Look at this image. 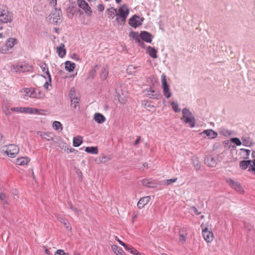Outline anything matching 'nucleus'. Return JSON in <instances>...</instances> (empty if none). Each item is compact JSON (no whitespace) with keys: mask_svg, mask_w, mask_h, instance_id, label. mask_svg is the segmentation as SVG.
<instances>
[{"mask_svg":"<svg viewBox=\"0 0 255 255\" xmlns=\"http://www.w3.org/2000/svg\"><path fill=\"white\" fill-rule=\"evenodd\" d=\"M146 53H148L149 55L153 58H156L157 57V51L155 49V48L150 46L147 47Z\"/></svg>","mask_w":255,"mask_h":255,"instance_id":"17","label":"nucleus"},{"mask_svg":"<svg viewBox=\"0 0 255 255\" xmlns=\"http://www.w3.org/2000/svg\"><path fill=\"white\" fill-rule=\"evenodd\" d=\"M161 79L164 95L166 98H169L171 97V94L169 91V86L167 83L166 76L164 74H162Z\"/></svg>","mask_w":255,"mask_h":255,"instance_id":"5","label":"nucleus"},{"mask_svg":"<svg viewBox=\"0 0 255 255\" xmlns=\"http://www.w3.org/2000/svg\"><path fill=\"white\" fill-rule=\"evenodd\" d=\"M77 4L79 7L84 10L86 14L88 15H91L92 11L88 3L85 0H78Z\"/></svg>","mask_w":255,"mask_h":255,"instance_id":"7","label":"nucleus"},{"mask_svg":"<svg viewBox=\"0 0 255 255\" xmlns=\"http://www.w3.org/2000/svg\"><path fill=\"white\" fill-rule=\"evenodd\" d=\"M65 65L66 70L69 72L73 71L75 68V64L70 61H66Z\"/></svg>","mask_w":255,"mask_h":255,"instance_id":"24","label":"nucleus"},{"mask_svg":"<svg viewBox=\"0 0 255 255\" xmlns=\"http://www.w3.org/2000/svg\"><path fill=\"white\" fill-rule=\"evenodd\" d=\"M252 160H243L240 161L239 165L240 167L243 170L246 169L248 167H249L252 165Z\"/></svg>","mask_w":255,"mask_h":255,"instance_id":"20","label":"nucleus"},{"mask_svg":"<svg viewBox=\"0 0 255 255\" xmlns=\"http://www.w3.org/2000/svg\"><path fill=\"white\" fill-rule=\"evenodd\" d=\"M82 137L81 136H77L74 137L73 141V145L74 147L79 146L82 143Z\"/></svg>","mask_w":255,"mask_h":255,"instance_id":"30","label":"nucleus"},{"mask_svg":"<svg viewBox=\"0 0 255 255\" xmlns=\"http://www.w3.org/2000/svg\"><path fill=\"white\" fill-rule=\"evenodd\" d=\"M201 134H205L210 138H214L216 137L218 135L217 132L211 129L205 130L202 132H201Z\"/></svg>","mask_w":255,"mask_h":255,"instance_id":"19","label":"nucleus"},{"mask_svg":"<svg viewBox=\"0 0 255 255\" xmlns=\"http://www.w3.org/2000/svg\"><path fill=\"white\" fill-rule=\"evenodd\" d=\"M187 234H180L179 238V242L184 243L186 242Z\"/></svg>","mask_w":255,"mask_h":255,"instance_id":"47","label":"nucleus"},{"mask_svg":"<svg viewBox=\"0 0 255 255\" xmlns=\"http://www.w3.org/2000/svg\"><path fill=\"white\" fill-rule=\"evenodd\" d=\"M0 199L2 201L3 204H8V198L6 195L1 192H0Z\"/></svg>","mask_w":255,"mask_h":255,"instance_id":"37","label":"nucleus"},{"mask_svg":"<svg viewBox=\"0 0 255 255\" xmlns=\"http://www.w3.org/2000/svg\"><path fill=\"white\" fill-rule=\"evenodd\" d=\"M177 180V178H173L172 179H167L166 180H164V183L166 185H169L172 183L175 182Z\"/></svg>","mask_w":255,"mask_h":255,"instance_id":"48","label":"nucleus"},{"mask_svg":"<svg viewBox=\"0 0 255 255\" xmlns=\"http://www.w3.org/2000/svg\"><path fill=\"white\" fill-rule=\"evenodd\" d=\"M50 84H51V83H50V82L49 81V80H48L47 81H46L45 83V84L44 85V88H45L46 89H47L48 88V85H50Z\"/></svg>","mask_w":255,"mask_h":255,"instance_id":"62","label":"nucleus"},{"mask_svg":"<svg viewBox=\"0 0 255 255\" xmlns=\"http://www.w3.org/2000/svg\"><path fill=\"white\" fill-rule=\"evenodd\" d=\"M97 67V65H96L90 72V76H92V78H94L96 73V68Z\"/></svg>","mask_w":255,"mask_h":255,"instance_id":"55","label":"nucleus"},{"mask_svg":"<svg viewBox=\"0 0 255 255\" xmlns=\"http://www.w3.org/2000/svg\"><path fill=\"white\" fill-rule=\"evenodd\" d=\"M29 96L32 98H37L36 95L34 91H33L32 92L30 91V93Z\"/></svg>","mask_w":255,"mask_h":255,"instance_id":"58","label":"nucleus"},{"mask_svg":"<svg viewBox=\"0 0 255 255\" xmlns=\"http://www.w3.org/2000/svg\"><path fill=\"white\" fill-rule=\"evenodd\" d=\"M171 106H172L175 112L178 113L180 112L181 109L178 108V105L177 103L172 102L171 103Z\"/></svg>","mask_w":255,"mask_h":255,"instance_id":"44","label":"nucleus"},{"mask_svg":"<svg viewBox=\"0 0 255 255\" xmlns=\"http://www.w3.org/2000/svg\"><path fill=\"white\" fill-rule=\"evenodd\" d=\"M182 114L183 116L181 119L182 122L186 124H188V126L191 128L195 127L196 120L189 110L184 108L182 110Z\"/></svg>","mask_w":255,"mask_h":255,"instance_id":"2","label":"nucleus"},{"mask_svg":"<svg viewBox=\"0 0 255 255\" xmlns=\"http://www.w3.org/2000/svg\"><path fill=\"white\" fill-rule=\"evenodd\" d=\"M109 74V68L108 66H103L100 72V78L102 80H105L106 79L108 75Z\"/></svg>","mask_w":255,"mask_h":255,"instance_id":"16","label":"nucleus"},{"mask_svg":"<svg viewBox=\"0 0 255 255\" xmlns=\"http://www.w3.org/2000/svg\"><path fill=\"white\" fill-rule=\"evenodd\" d=\"M205 163L210 167H215L217 164V158L209 155L205 158Z\"/></svg>","mask_w":255,"mask_h":255,"instance_id":"11","label":"nucleus"},{"mask_svg":"<svg viewBox=\"0 0 255 255\" xmlns=\"http://www.w3.org/2000/svg\"><path fill=\"white\" fill-rule=\"evenodd\" d=\"M57 52L60 57L63 58L66 54V49L63 43H61L59 47H57Z\"/></svg>","mask_w":255,"mask_h":255,"instance_id":"22","label":"nucleus"},{"mask_svg":"<svg viewBox=\"0 0 255 255\" xmlns=\"http://www.w3.org/2000/svg\"><path fill=\"white\" fill-rule=\"evenodd\" d=\"M79 101V99H78V97L71 99V107H73L74 109H76L77 107L78 106Z\"/></svg>","mask_w":255,"mask_h":255,"instance_id":"38","label":"nucleus"},{"mask_svg":"<svg viewBox=\"0 0 255 255\" xmlns=\"http://www.w3.org/2000/svg\"><path fill=\"white\" fill-rule=\"evenodd\" d=\"M191 160L195 169L197 170H199L201 168V164L199 158L197 157H193Z\"/></svg>","mask_w":255,"mask_h":255,"instance_id":"31","label":"nucleus"},{"mask_svg":"<svg viewBox=\"0 0 255 255\" xmlns=\"http://www.w3.org/2000/svg\"><path fill=\"white\" fill-rule=\"evenodd\" d=\"M116 240L119 242V243L122 246H123L124 247H125V246H126V245L125 243H124L123 241H122L121 240H120L117 237H116Z\"/></svg>","mask_w":255,"mask_h":255,"instance_id":"57","label":"nucleus"},{"mask_svg":"<svg viewBox=\"0 0 255 255\" xmlns=\"http://www.w3.org/2000/svg\"><path fill=\"white\" fill-rule=\"evenodd\" d=\"M94 119L99 124L103 123L106 121L105 117L100 113H96L94 115Z\"/></svg>","mask_w":255,"mask_h":255,"instance_id":"23","label":"nucleus"},{"mask_svg":"<svg viewBox=\"0 0 255 255\" xmlns=\"http://www.w3.org/2000/svg\"><path fill=\"white\" fill-rule=\"evenodd\" d=\"M251 153V150L247 149H240V154L242 155V158L244 159H248Z\"/></svg>","mask_w":255,"mask_h":255,"instance_id":"29","label":"nucleus"},{"mask_svg":"<svg viewBox=\"0 0 255 255\" xmlns=\"http://www.w3.org/2000/svg\"><path fill=\"white\" fill-rule=\"evenodd\" d=\"M150 196H145L139 199L137 206L139 209H142L145 205H147L150 200Z\"/></svg>","mask_w":255,"mask_h":255,"instance_id":"13","label":"nucleus"},{"mask_svg":"<svg viewBox=\"0 0 255 255\" xmlns=\"http://www.w3.org/2000/svg\"><path fill=\"white\" fill-rule=\"evenodd\" d=\"M243 144L245 146H251L253 144V140L248 136H243L241 137Z\"/></svg>","mask_w":255,"mask_h":255,"instance_id":"18","label":"nucleus"},{"mask_svg":"<svg viewBox=\"0 0 255 255\" xmlns=\"http://www.w3.org/2000/svg\"><path fill=\"white\" fill-rule=\"evenodd\" d=\"M202 236L205 240L208 243L211 242L213 239V234L212 232L209 231L207 228L203 229Z\"/></svg>","mask_w":255,"mask_h":255,"instance_id":"10","label":"nucleus"},{"mask_svg":"<svg viewBox=\"0 0 255 255\" xmlns=\"http://www.w3.org/2000/svg\"><path fill=\"white\" fill-rule=\"evenodd\" d=\"M252 163L253 164L251 165L249 167V171L254 172L255 173V159L252 160Z\"/></svg>","mask_w":255,"mask_h":255,"instance_id":"53","label":"nucleus"},{"mask_svg":"<svg viewBox=\"0 0 255 255\" xmlns=\"http://www.w3.org/2000/svg\"><path fill=\"white\" fill-rule=\"evenodd\" d=\"M30 161V159L26 157H21L17 159L16 164L20 165L27 164Z\"/></svg>","mask_w":255,"mask_h":255,"instance_id":"27","label":"nucleus"},{"mask_svg":"<svg viewBox=\"0 0 255 255\" xmlns=\"http://www.w3.org/2000/svg\"><path fill=\"white\" fill-rule=\"evenodd\" d=\"M61 222L64 225L65 227L67 229L69 228V227L68 226V222L66 220L63 219L61 221Z\"/></svg>","mask_w":255,"mask_h":255,"instance_id":"56","label":"nucleus"},{"mask_svg":"<svg viewBox=\"0 0 255 255\" xmlns=\"http://www.w3.org/2000/svg\"><path fill=\"white\" fill-rule=\"evenodd\" d=\"M28 70H29L27 66L24 64L17 65L16 67V71H18L19 72H24Z\"/></svg>","mask_w":255,"mask_h":255,"instance_id":"36","label":"nucleus"},{"mask_svg":"<svg viewBox=\"0 0 255 255\" xmlns=\"http://www.w3.org/2000/svg\"><path fill=\"white\" fill-rule=\"evenodd\" d=\"M112 159L111 155H102L101 157H99V160L101 163H105L110 161Z\"/></svg>","mask_w":255,"mask_h":255,"instance_id":"35","label":"nucleus"},{"mask_svg":"<svg viewBox=\"0 0 255 255\" xmlns=\"http://www.w3.org/2000/svg\"><path fill=\"white\" fill-rule=\"evenodd\" d=\"M53 128L55 130H58L59 129H62V125L59 122L54 121L53 123Z\"/></svg>","mask_w":255,"mask_h":255,"instance_id":"41","label":"nucleus"},{"mask_svg":"<svg viewBox=\"0 0 255 255\" xmlns=\"http://www.w3.org/2000/svg\"><path fill=\"white\" fill-rule=\"evenodd\" d=\"M38 65L41 68V70L43 72H45V73L46 75L47 76L48 78H49V81L50 82V83H51V75L50 74V73L48 70V68L47 65V64L43 62H41Z\"/></svg>","mask_w":255,"mask_h":255,"instance_id":"14","label":"nucleus"},{"mask_svg":"<svg viewBox=\"0 0 255 255\" xmlns=\"http://www.w3.org/2000/svg\"><path fill=\"white\" fill-rule=\"evenodd\" d=\"M13 19V14L0 7V21L1 23L10 22Z\"/></svg>","mask_w":255,"mask_h":255,"instance_id":"4","label":"nucleus"},{"mask_svg":"<svg viewBox=\"0 0 255 255\" xmlns=\"http://www.w3.org/2000/svg\"><path fill=\"white\" fill-rule=\"evenodd\" d=\"M192 209L194 211V213L196 214V215H199L201 214V212H198L197 209L195 207L193 206L192 207Z\"/></svg>","mask_w":255,"mask_h":255,"instance_id":"60","label":"nucleus"},{"mask_svg":"<svg viewBox=\"0 0 255 255\" xmlns=\"http://www.w3.org/2000/svg\"><path fill=\"white\" fill-rule=\"evenodd\" d=\"M55 12L53 14L54 15L53 21L54 23H57L59 22L61 17L62 16V13L60 8L57 9L55 8Z\"/></svg>","mask_w":255,"mask_h":255,"instance_id":"15","label":"nucleus"},{"mask_svg":"<svg viewBox=\"0 0 255 255\" xmlns=\"http://www.w3.org/2000/svg\"><path fill=\"white\" fill-rule=\"evenodd\" d=\"M10 49L8 48L7 46L5 44L3 45L0 49V51L1 53H6Z\"/></svg>","mask_w":255,"mask_h":255,"instance_id":"49","label":"nucleus"},{"mask_svg":"<svg viewBox=\"0 0 255 255\" xmlns=\"http://www.w3.org/2000/svg\"><path fill=\"white\" fill-rule=\"evenodd\" d=\"M136 43H137L138 45L140 46L141 48H145V45L144 43L143 42V40H141V38H137L136 39V41H135Z\"/></svg>","mask_w":255,"mask_h":255,"instance_id":"51","label":"nucleus"},{"mask_svg":"<svg viewBox=\"0 0 255 255\" xmlns=\"http://www.w3.org/2000/svg\"><path fill=\"white\" fill-rule=\"evenodd\" d=\"M143 185L149 188H154L156 186L157 183L152 181H149L147 179H144L141 181Z\"/></svg>","mask_w":255,"mask_h":255,"instance_id":"26","label":"nucleus"},{"mask_svg":"<svg viewBox=\"0 0 255 255\" xmlns=\"http://www.w3.org/2000/svg\"><path fill=\"white\" fill-rule=\"evenodd\" d=\"M98 9L100 11H103L104 10V6L102 4L98 5Z\"/></svg>","mask_w":255,"mask_h":255,"instance_id":"59","label":"nucleus"},{"mask_svg":"<svg viewBox=\"0 0 255 255\" xmlns=\"http://www.w3.org/2000/svg\"><path fill=\"white\" fill-rule=\"evenodd\" d=\"M129 10L127 4L122 5L119 8L118 12L116 13V21L121 25L125 24L126 19L129 14Z\"/></svg>","mask_w":255,"mask_h":255,"instance_id":"1","label":"nucleus"},{"mask_svg":"<svg viewBox=\"0 0 255 255\" xmlns=\"http://www.w3.org/2000/svg\"><path fill=\"white\" fill-rule=\"evenodd\" d=\"M24 92L25 93L26 95L29 96L30 93V90L28 88H26L24 89Z\"/></svg>","mask_w":255,"mask_h":255,"instance_id":"64","label":"nucleus"},{"mask_svg":"<svg viewBox=\"0 0 255 255\" xmlns=\"http://www.w3.org/2000/svg\"><path fill=\"white\" fill-rule=\"evenodd\" d=\"M107 12L109 17L113 18L117 13V10L114 7H111L107 9Z\"/></svg>","mask_w":255,"mask_h":255,"instance_id":"32","label":"nucleus"},{"mask_svg":"<svg viewBox=\"0 0 255 255\" xmlns=\"http://www.w3.org/2000/svg\"><path fill=\"white\" fill-rule=\"evenodd\" d=\"M68 205H69V208L72 210L73 211H74L77 215H80L81 213V210H78V209H77L76 208L74 207L72 204L71 203H68Z\"/></svg>","mask_w":255,"mask_h":255,"instance_id":"46","label":"nucleus"},{"mask_svg":"<svg viewBox=\"0 0 255 255\" xmlns=\"http://www.w3.org/2000/svg\"><path fill=\"white\" fill-rule=\"evenodd\" d=\"M129 37L133 38L135 40V42L136 41L137 38H140V35H138V33L137 32H135L132 31L130 32L129 34Z\"/></svg>","mask_w":255,"mask_h":255,"instance_id":"43","label":"nucleus"},{"mask_svg":"<svg viewBox=\"0 0 255 255\" xmlns=\"http://www.w3.org/2000/svg\"><path fill=\"white\" fill-rule=\"evenodd\" d=\"M19 147L15 144H9L5 151L6 154L10 157H14L18 153Z\"/></svg>","mask_w":255,"mask_h":255,"instance_id":"6","label":"nucleus"},{"mask_svg":"<svg viewBox=\"0 0 255 255\" xmlns=\"http://www.w3.org/2000/svg\"><path fill=\"white\" fill-rule=\"evenodd\" d=\"M118 100H119V102L122 104H125L126 101L125 99L121 98V96H119V97L118 98Z\"/></svg>","mask_w":255,"mask_h":255,"instance_id":"61","label":"nucleus"},{"mask_svg":"<svg viewBox=\"0 0 255 255\" xmlns=\"http://www.w3.org/2000/svg\"><path fill=\"white\" fill-rule=\"evenodd\" d=\"M41 136L43 138H45L48 141L53 140L51 133L43 132L41 133Z\"/></svg>","mask_w":255,"mask_h":255,"instance_id":"39","label":"nucleus"},{"mask_svg":"<svg viewBox=\"0 0 255 255\" xmlns=\"http://www.w3.org/2000/svg\"><path fill=\"white\" fill-rule=\"evenodd\" d=\"M54 255H68V254L65 253L63 250L59 249L55 252Z\"/></svg>","mask_w":255,"mask_h":255,"instance_id":"52","label":"nucleus"},{"mask_svg":"<svg viewBox=\"0 0 255 255\" xmlns=\"http://www.w3.org/2000/svg\"><path fill=\"white\" fill-rule=\"evenodd\" d=\"M17 43V40L14 38H9L6 42L5 44L8 48L11 49Z\"/></svg>","mask_w":255,"mask_h":255,"instance_id":"34","label":"nucleus"},{"mask_svg":"<svg viewBox=\"0 0 255 255\" xmlns=\"http://www.w3.org/2000/svg\"><path fill=\"white\" fill-rule=\"evenodd\" d=\"M124 248L127 251H128L129 253L134 255H145L144 254L138 252L134 248L132 247H129L127 245H126V246H125Z\"/></svg>","mask_w":255,"mask_h":255,"instance_id":"28","label":"nucleus"},{"mask_svg":"<svg viewBox=\"0 0 255 255\" xmlns=\"http://www.w3.org/2000/svg\"><path fill=\"white\" fill-rule=\"evenodd\" d=\"M75 88L73 87L71 88L70 90L69 93V96L70 97V99H72V98H76L75 96Z\"/></svg>","mask_w":255,"mask_h":255,"instance_id":"50","label":"nucleus"},{"mask_svg":"<svg viewBox=\"0 0 255 255\" xmlns=\"http://www.w3.org/2000/svg\"><path fill=\"white\" fill-rule=\"evenodd\" d=\"M10 111L16 112L19 113H26L29 114H39V111L38 109L28 107H13L10 109Z\"/></svg>","mask_w":255,"mask_h":255,"instance_id":"3","label":"nucleus"},{"mask_svg":"<svg viewBox=\"0 0 255 255\" xmlns=\"http://www.w3.org/2000/svg\"><path fill=\"white\" fill-rule=\"evenodd\" d=\"M112 249L117 255H125V253L124 250L121 248L116 245H113L112 246Z\"/></svg>","mask_w":255,"mask_h":255,"instance_id":"25","label":"nucleus"},{"mask_svg":"<svg viewBox=\"0 0 255 255\" xmlns=\"http://www.w3.org/2000/svg\"><path fill=\"white\" fill-rule=\"evenodd\" d=\"M70 11L72 12L71 13V15H70V14H68V16L69 17H71L72 18V16H73V14L75 12H80V13H81V10H80L79 8H76L74 6H72L71 8H70Z\"/></svg>","mask_w":255,"mask_h":255,"instance_id":"40","label":"nucleus"},{"mask_svg":"<svg viewBox=\"0 0 255 255\" xmlns=\"http://www.w3.org/2000/svg\"><path fill=\"white\" fill-rule=\"evenodd\" d=\"M230 141L237 146H240L242 144V141L238 137H233Z\"/></svg>","mask_w":255,"mask_h":255,"instance_id":"42","label":"nucleus"},{"mask_svg":"<svg viewBox=\"0 0 255 255\" xmlns=\"http://www.w3.org/2000/svg\"><path fill=\"white\" fill-rule=\"evenodd\" d=\"M147 95L150 98L155 99H159L161 96L159 93H156L155 91L151 89V88L147 91Z\"/></svg>","mask_w":255,"mask_h":255,"instance_id":"21","label":"nucleus"},{"mask_svg":"<svg viewBox=\"0 0 255 255\" xmlns=\"http://www.w3.org/2000/svg\"><path fill=\"white\" fill-rule=\"evenodd\" d=\"M237 134L236 132L234 130L226 129L224 130V136L228 135H236Z\"/></svg>","mask_w":255,"mask_h":255,"instance_id":"45","label":"nucleus"},{"mask_svg":"<svg viewBox=\"0 0 255 255\" xmlns=\"http://www.w3.org/2000/svg\"><path fill=\"white\" fill-rule=\"evenodd\" d=\"M142 19L140 18V17L136 15H133L129 19V24L133 27H137L142 24Z\"/></svg>","mask_w":255,"mask_h":255,"instance_id":"8","label":"nucleus"},{"mask_svg":"<svg viewBox=\"0 0 255 255\" xmlns=\"http://www.w3.org/2000/svg\"><path fill=\"white\" fill-rule=\"evenodd\" d=\"M3 111L5 113V115L7 116H9L10 115L11 113L9 111L8 109H7V110H4V108H3Z\"/></svg>","mask_w":255,"mask_h":255,"instance_id":"63","label":"nucleus"},{"mask_svg":"<svg viewBox=\"0 0 255 255\" xmlns=\"http://www.w3.org/2000/svg\"><path fill=\"white\" fill-rule=\"evenodd\" d=\"M85 150L86 152L92 154H98V148L97 146L87 147Z\"/></svg>","mask_w":255,"mask_h":255,"instance_id":"33","label":"nucleus"},{"mask_svg":"<svg viewBox=\"0 0 255 255\" xmlns=\"http://www.w3.org/2000/svg\"><path fill=\"white\" fill-rule=\"evenodd\" d=\"M227 146H228L229 148H230L231 146H232L233 148L235 147V146L232 145L229 140L224 141V147H226Z\"/></svg>","mask_w":255,"mask_h":255,"instance_id":"54","label":"nucleus"},{"mask_svg":"<svg viewBox=\"0 0 255 255\" xmlns=\"http://www.w3.org/2000/svg\"><path fill=\"white\" fill-rule=\"evenodd\" d=\"M226 181L232 188L234 189L238 192L241 193L243 191V189L238 182H237L232 179H227Z\"/></svg>","mask_w":255,"mask_h":255,"instance_id":"9","label":"nucleus"},{"mask_svg":"<svg viewBox=\"0 0 255 255\" xmlns=\"http://www.w3.org/2000/svg\"><path fill=\"white\" fill-rule=\"evenodd\" d=\"M140 38L147 43H150L152 41V36L147 31H142L140 33Z\"/></svg>","mask_w":255,"mask_h":255,"instance_id":"12","label":"nucleus"}]
</instances>
